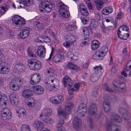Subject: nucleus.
<instances>
[{
	"label": "nucleus",
	"instance_id": "obj_21",
	"mask_svg": "<svg viewBox=\"0 0 131 131\" xmlns=\"http://www.w3.org/2000/svg\"><path fill=\"white\" fill-rule=\"evenodd\" d=\"M9 99L11 103L13 105H17L18 104V98L17 95L11 94L10 95Z\"/></svg>",
	"mask_w": 131,
	"mask_h": 131
},
{
	"label": "nucleus",
	"instance_id": "obj_53",
	"mask_svg": "<svg viewBox=\"0 0 131 131\" xmlns=\"http://www.w3.org/2000/svg\"><path fill=\"white\" fill-rule=\"evenodd\" d=\"M119 112L121 114H123L125 112H127V110L123 107H120L118 109Z\"/></svg>",
	"mask_w": 131,
	"mask_h": 131
},
{
	"label": "nucleus",
	"instance_id": "obj_24",
	"mask_svg": "<svg viewBox=\"0 0 131 131\" xmlns=\"http://www.w3.org/2000/svg\"><path fill=\"white\" fill-rule=\"evenodd\" d=\"M103 104L105 111L106 112H110L111 110V107L109 100L108 99H105L104 101Z\"/></svg>",
	"mask_w": 131,
	"mask_h": 131
},
{
	"label": "nucleus",
	"instance_id": "obj_38",
	"mask_svg": "<svg viewBox=\"0 0 131 131\" xmlns=\"http://www.w3.org/2000/svg\"><path fill=\"white\" fill-rule=\"evenodd\" d=\"M58 115L62 117H67V113L65 112L63 110H60L58 111Z\"/></svg>",
	"mask_w": 131,
	"mask_h": 131
},
{
	"label": "nucleus",
	"instance_id": "obj_37",
	"mask_svg": "<svg viewBox=\"0 0 131 131\" xmlns=\"http://www.w3.org/2000/svg\"><path fill=\"white\" fill-rule=\"evenodd\" d=\"M118 36L121 39L125 40L127 39L129 37V34L125 33L124 34H119Z\"/></svg>",
	"mask_w": 131,
	"mask_h": 131
},
{
	"label": "nucleus",
	"instance_id": "obj_22",
	"mask_svg": "<svg viewBox=\"0 0 131 131\" xmlns=\"http://www.w3.org/2000/svg\"><path fill=\"white\" fill-rule=\"evenodd\" d=\"M116 125H111L109 123H107L106 125V129L107 131H120Z\"/></svg>",
	"mask_w": 131,
	"mask_h": 131
},
{
	"label": "nucleus",
	"instance_id": "obj_29",
	"mask_svg": "<svg viewBox=\"0 0 131 131\" xmlns=\"http://www.w3.org/2000/svg\"><path fill=\"white\" fill-rule=\"evenodd\" d=\"M68 41L65 42L63 43V45L64 46L67 48H69L71 46L74 42V40L72 39H71L69 37L66 38Z\"/></svg>",
	"mask_w": 131,
	"mask_h": 131
},
{
	"label": "nucleus",
	"instance_id": "obj_3",
	"mask_svg": "<svg viewBox=\"0 0 131 131\" xmlns=\"http://www.w3.org/2000/svg\"><path fill=\"white\" fill-rule=\"evenodd\" d=\"M95 71L94 73L92 75L90 78V80L92 82L96 81L101 75L103 71V69L101 66H96L94 68Z\"/></svg>",
	"mask_w": 131,
	"mask_h": 131
},
{
	"label": "nucleus",
	"instance_id": "obj_43",
	"mask_svg": "<svg viewBox=\"0 0 131 131\" xmlns=\"http://www.w3.org/2000/svg\"><path fill=\"white\" fill-rule=\"evenodd\" d=\"M52 113L51 110L49 109H47L45 110L42 112L43 115L45 116H50Z\"/></svg>",
	"mask_w": 131,
	"mask_h": 131
},
{
	"label": "nucleus",
	"instance_id": "obj_56",
	"mask_svg": "<svg viewBox=\"0 0 131 131\" xmlns=\"http://www.w3.org/2000/svg\"><path fill=\"white\" fill-rule=\"evenodd\" d=\"M6 35L7 37H13L14 35L13 33L10 30L7 31L6 32Z\"/></svg>",
	"mask_w": 131,
	"mask_h": 131
},
{
	"label": "nucleus",
	"instance_id": "obj_12",
	"mask_svg": "<svg viewBox=\"0 0 131 131\" xmlns=\"http://www.w3.org/2000/svg\"><path fill=\"white\" fill-rule=\"evenodd\" d=\"M40 80V77L37 74H34L31 77L30 80L31 84H37L39 83Z\"/></svg>",
	"mask_w": 131,
	"mask_h": 131
},
{
	"label": "nucleus",
	"instance_id": "obj_50",
	"mask_svg": "<svg viewBox=\"0 0 131 131\" xmlns=\"http://www.w3.org/2000/svg\"><path fill=\"white\" fill-rule=\"evenodd\" d=\"M118 30L121 31H124V30H129L128 28L125 25H122L121 26L119 27Z\"/></svg>",
	"mask_w": 131,
	"mask_h": 131
},
{
	"label": "nucleus",
	"instance_id": "obj_34",
	"mask_svg": "<svg viewBox=\"0 0 131 131\" xmlns=\"http://www.w3.org/2000/svg\"><path fill=\"white\" fill-rule=\"evenodd\" d=\"M94 3L96 6V8L98 10L102 8L104 4L103 2L100 0H95Z\"/></svg>",
	"mask_w": 131,
	"mask_h": 131
},
{
	"label": "nucleus",
	"instance_id": "obj_6",
	"mask_svg": "<svg viewBox=\"0 0 131 131\" xmlns=\"http://www.w3.org/2000/svg\"><path fill=\"white\" fill-rule=\"evenodd\" d=\"M14 24L17 25L18 27H21L24 25L26 23L25 20L18 15L14 16L12 18Z\"/></svg>",
	"mask_w": 131,
	"mask_h": 131
},
{
	"label": "nucleus",
	"instance_id": "obj_32",
	"mask_svg": "<svg viewBox=\"0 0 131 131\" xmlns=\"http://www.w3.org/2000/svg\"><path fill=\"white\" fill-rule=\"evenodd\" d=\"M16 112L17 113H19L23 116L26 114V111L23 108L19 107H17L16 108Z\"/></svg>",
	"mask_w": 131,
	"mask_h": 131
},
{
	"label": "nucleus",
	"instance_id": "obj_54",
	"mask_svg": "<svg viewBox=\"0 0 131 131\" xmlns=\"http://www.w3.org/2000/svg\"><path fill=\"white\" fill-rule=\"evenodd\" d=\"M55 72V71L52 68H50L48 69L47 71V73L51 75L54 74Z\"/></svg>",
	"mask_w": 131,
	"mask_h": 131
},
{
	"label": "nucleus",
	"instance_id": "obj_25",
	"mask_svg": "<svg viewBox=\"0 0 131 131\" xmlns=\"http://www.w3.org/2000/svg\"><path fill=\"white\" fill-rule=\"evenodd\" d=\"M9 7V5L7 4H4L3 6H0V16L4 14L7 11Z\"/></svg>",
	"mask_w": 131,
	"mask_h": 131
},
{
	"label": "nucleus",
	"instance_id": "obj_30",
	"mask_svg": "<svg viewBox=\"0 0 131 131\" xmlns=\"http://www.w3.org/2000/svg\"><path fill=\"white\" fill-rule=\"evenodd\" d=\"M111 120L117 123H120L122 122L121 118L118 115L116 114L113 115L111 117Z\"/></svg>",
	"mask_w": 131,
	"mask_h": 131
},
{
	"label": "nucleus",
	"instance_id": "obj_27",
	"mask_svg": "<svg viewBox=\"0 0 131 131\" xmlns=\"http://www.w3.org/2000/svg\"><path fill=\"white\" fill-rule=\"evenodd\" d=\"M63 58V54H59L56 55L53 58V60L55 62H62L61 59Z\"/></svg>",
	"mask_w": 131,
	"mask_h": 131
},
{
	"label": "nucleus",
	"instance_id": "obj_11",
	"mask_svg": "<svg viewBox=\"0 0 131 131\" xmlns=\"http://www.w3.org/2000/svg\"><path fill=\"white\" fill-rule=\"evenodd\" d=\"M30 30V29H28V27H26L23 30L22 32L18 34V38L20 39H24L27 37L29 35Z\"/></svg>",
	"mask_w": 131,
	"mask_h": 131
},
{
	"label": "nucleus",
	"instance_id": "obj_4",
	"mask_svg": "<svg viewBox=\"0 0 131 131\" xmlns=\"http://www.w3.org/2000/svg\"><path fill=\"white\" fill-rule=\"evenodd\" d=\"M38 2H41L39 5V7L44 9L47 13L50 12L51 10L54 5L47 1H42V0H36Z\"/></svg>",
	"mask_w": 131,
	"mask_h": 131
},
{
	"label": "nucleus",
	"instance_id": "obj_33",
	"mask_svg": "<svg viewBox=\"0 0 131 131\" xmlns=\"http://www.w3.org/2000/svg\"><path fill=\"white\" fill-rule=\"evenodd\" d=\"M101 54L98 51H96L93 56V58L95 60H101L104 57H102Z\"/></svg>",
	"mask_w": 131,
	"mask_h": 131
},
{
	"label": "nucleus",
	"instance_id": "obj_28",
	"mask_svg": "<svg viewBox=\"0 0 131 131\" xmlns=\"http://www.w3.org/2000/svg\"><path fill=\"white\" fill-rule=\"evenodd\" d=\"M79 7L80 10L81 14L84 16H88L89 15V13L86 8L83 6L80 5H79Z\"/></svg>",
	"mask_w": 131,
	"mask_h": 131
},
{
	"label": "nucleus",
	"instance_id": "obj_31",
	"mask_svg": "<svg viewBox=\"0 0 131 131\" xmlns=\"http://www.w3.org/2000/svg\"><path fill=\"white\" fill-rule=\"evenodd\" d=\"M108 51L107 48L106 47H102L98 51L101 54L102 57H104Z\"/></svg>",
	"mask_w": 131,
	"mask_h": 131
},
{
	"label": "nucleus",
	"instance_id": "obj_5",
	"mask_svg": "<svg viewBox=\"0 0 131 131\" xmlns=\"http://www.w3.org/2000/svg\"><path fill=\"white\" fill-rule=\"evenodd\" d=\"M30 68L35 70H39L41 68V62L37 60L31 59L28 62Z\"/></svg>",
	"mask_w": 131,
	"mask_h": 131
},
{
	"label": "nucleus",
	"instance_id": "obj_63",
	"mask_svg": "<svg viewBox=\"0 0 131 131\" xmlns=\"http://www.w3.org/2000/svg\"><path fill=\"white\" fill-rule=\"evenodd\" d=\"M64 123V122L63 120L62 119H61L59 122L57 126L59 127H61V126H62V125H63Z\"/></svg>",
	"mask_w": 131,
	"mask_h": 131
},
{
	"label": "nucleus",
	"instance_id": "obj_60",
	"mask_svg": "<svg viewBox=\"0 0 131 131\" xmlns=\"http://www.w3.org/2000/svg\"><path fill=\"white\" fill-rule=\"evenodd\" d=\"M88 124L89 125V127L91 128H93V124L92 123V119L91 118H89V120L88 122Z\"/></svg>",
	"mask_w": 131,
	"mask_h": 131
},
{
	"label": "nucleus",
	"instance_id": "obj_13",
	"mask_svg": "<svg viewBox=\"0 0 131 131\" xmlns=\"http://www.w3.org/2000/svg\"><path fill=\"white\" fill-rule=\"evenodd\" d=\"M63 82L65 87H71L74 83L71 78L68 75H65L63 78Z\"/></svg>",
	"mask_w": 131,
	"mask_h": 131
},
{
	"label": "nucleus",
	"instance_id": "obj_52",
	"mask_svg": "<svg viewBox=\"0 0 131 131\" xmlns=\"http://www.w3.org/2000/svg\"><path fill=\"white\" fill-rule=\"evenodd\" d=\"M84 31V30H83ZM85 31H84V40H87L89 41V33L88 32H87L86 34V32H85Z\"/></svg>",
	"mask_w": 131,
	"mask_h": 131
},
{
	"label": "nucleus",
	"instance_id": "obj_55",
	"mask_svg": "<svg viewBox=\"0 0 131 131\" xmlns=\"http://www.w3.org/2000/svg\"><path fill=\"white\" fill-rule=\"evenodd\" d=\"M102 13V14L105 15H107L110 14L107 8L103 9Z\"/></svg>",
	"mask_w": 131,
	"mask_h": 131
},
{
	"label": "nucleus",
	"instance_id": "obj_41",
	"mask_svg": "<svg viewBox=\"0 0 131 131\" xmlns=\"http://www.w3.org/2000/svg\"><path fill=\"white\" fill-rule=\"evenodd\" d=\"M21 131H31L29 126L27 124L23 125L21 127Z\"/></svg>",
	"mask_w": 131,
	"mask_h": 131
},
{
	"label": "nucleus",
	"instance_id": "obj_26",
	"mask_svg": "<svg viewBox=\"0 0 131 131\" xmlns=\"http://www.w3.org/2000/svg\"><path fill=\"white\" fill-rule=\"evenodd\" d=\"M91 46L92 49L94 50L97 49L99 47L100 44L97 40H94L92 41Z\"/></svg>",
	"mask_w": 131,
	"mask_h": 131
},
{
	"label": "nucleus",
	"instance_id": "obj_62",
	"mask_svg": "<svg viewBox=\"0 0 131 131\" xmlns=\"http://www.w3.org/2000/svg\"><path fill=\"white\" fill-rule=\"evenodd\" d=\"M66 27L69 30L72 31L74 29V26L70 25L67 26Z\"/></svg>",
	"mask_w": 131,
	"mask_h": 131
},
{
	"label": "nucleus",
	"instance_id": "obj_58",
	"mask_svg": "<svg viewBox=\"0 0 131 131\" xmlns=\"http://www.w3.org/2000/svg\"><path fill=\"white\" fill-rule=\"evenodd\" d=\"M44 121L46 123H51L52 121L51 118L48 117H46Z\"/></svg>",
	"mask_w": 131,
	"mask_h": 131
},
{
	"label": "nucleus",
	"instance_id": "obj_15",
	"mask_svg": "<svg viewBox=\"0 0 131 131\" xmlns=\"http://www.w3.org/2000/svg\"><path fill=\"white\" fill-rule=\"evenodd\" d=\"M73 123L74 128L77 130L80 129V126L82 124L81 119L77 117H75L73 119Z\"/></svg>",
	"mask_w": 131,
	"mask_h": 131
},
{
	"label": "nucleus",
	"instance_id": "obj_8",
	"mask_svg": "<svg viewBox=\"0 0 131 131\" xmlns=\"http://www.w3.org/2000/svg\"><path fill=\"white\" fill-rule=\"evenodd\" d=\"M86 105L83 103L80 104V105L77 110L78 115L80 117L83 116L86 113Z\"/></svg>",
	"mask_w": 131,
	"mask_h": 131
},
{
	"label": "nucleus",
	"instance_id": "obj_7",
	"mask_svg": "<svg viewBox=\"0 0 131 131\" xmlns=\"http://www.w3.org/2000/svg\"><path fill=\"white\" fill-rule=\"evenodd\" d=\"M112 83L114 88L118 91L123 92L125 90L124 84L122 83L114 81L112 82Z\"/></svg>",
	"mask_w": 131,
	"mask_h": 131
},
{
	"label": "nucleus",
	"instance_id": "obj_2",
	"mask_svg": "<svg viewBox=\"0 0 131 131\" xmlns=\"http://www.w3.org/2000/svg\"><path fill=\"white\" fill-rule=\"evenodd\" d=\"M52 76H50L46 79V82H45L47 88L49 91L54 90L57 89L59 86V81L58 80H54L52 78Z\"/></svg>",
	"mask_w": 131,
	"mask_h": 131
},
{
	"label": "nucleus",
	"instance_id": "obj_45",
	"mask_svg": "<svg viewBox=\"0 0 131 131\" xmlns=\"http://www.w3.org/2000/svg\"><path fill=\"white\" fill-rule=\"evenodd\" d=\"M91 26H92L93 28H96L98 26V23L95 20L93 19L91 24Z\"/></svg>",
	"mask_w": 131,
	"mask_h": 131
},
{
	"label": "nucleus",
	"instance_id": "obj_44",
	"mask_svg": "<svg viewBox=\"0 0 131 131\" xmlns=\"http://www.w3.org/2000/svg\"><path fill=\"white\" fill-rule=\"evenodd\" d=\"M123 118L125 120H127L130 119V116L128 111L124 113L122 115Z\"/></svg>",
	"mask_w": 131,
	"mask_h": 131
},
{
	"label": "nucleus",
	"instance_id": "obj_20",
	"mask_svg": "<svg viewBox=\"0 0 131 131\" xmlns=\"http://www.w3.org/2000/svg\"><path fill=\"white\" fill-rule=\"evenodd\" d=\"M63 99L62 96L60 95L57 96V99H55L54 97H52L50 99V100L53 103L59 104L61 102Z\"/></svg>",
	"mask_w": 131,
	"mask_h": 131
},
{
	"label": "nucleus",
	"instance_id": "obj_16",
	"mask_svg": "<svg viewBox=\"0 0 131 131\" xmlns=\"http://www.w3.org/2000/svg\"><path fill=\"white\" fill-rule=\"evenodd\" d=\"M89 111L90 114L91 116H92L93 117H95L97 109L94 103H91L90 104Z\"/></svg>",
	"mask_w": 131,
	"mask_h": 131
},
{
	"label": "nucleus",
	"instance_id": "obj_10",
	"mask_svg": "<svg viewBox=\"0 0 131 131\" xmlns=\"http://www.w3.org/2000/svg\"><path fill=\"white\" fill-rule=\"evenodd\" d=\"M19 83H20V85L17 83L15 80H13L10 83L9 87L10 88L14 91H16L19 90L20 85H21L23 83L22 81L19 80Z\"/></svg>",
	"mask_w": 131,
	"mask_h": 131
},
{
	"label": "nucleus",
	"instance_id": "obj_36",
	"mask_svg": "<svg viewBox=\"0 0 131 131\" xmlns=\"http://www.w3.org/2000/svg\"><path fill=\"white\" fill-rule=\"evenodd\" d=\"M8 113V114H11L9 110L7 108L2 109L0 111V116L3 115L5 114Z\"/></svg>",
	"mask_w": 131,
	"mask_h": 131
},
{
	"label": "nucleus",
	"instance_id": "obj_48",
	"mask_svg": "<svg viewBox=\"0 0 131 131\" xmlns=\"http://www.w3.org/2000/svg\"><path fill=\"white\" fill-rule=\"evenodd\" d=\"M16 66L20 70V71H22L25 69V67L23 64L21 63H19L16 64Z\"/></svg>",
	"mask_w": 131,
	"mask_h": 131
},
{
	"label": "nucleus",
	"instance_id": "obj_49",
	"mask_svg": "<svg viewBox=\"0 0 131 131\" xmlns=\"http://www.w3.org/2000/svg\"><path fill=\"white\" fill-rule=\"evenodd\" d=\"M30 100L31 101L29 102L27 104L30 107L34 106L35 104L34 99H30Z\"/></svg>",
	"mask_w": 131,
	"mask_h": 131
},
{
	"label": "nucleus",
	"instance_id": "obj_51",
	"mask_svg": "<svg viewBox=\"0 0 131 131\" xmlns=\"http://www.w3.org/2000/svg\"><path fill=\"white\" fill-rule=\"evenodd\" d=\"M35 26L36 28H37V30H39L41 28L42 25V24H40L39 22H37L35 23Z\"/></svg>",
	"mask_w": 131,
	"mask_h": 131
},
{
	"label": "nucleus",
	"instance_id": "obj_57",
	"mask_svg": "<svg viewBox=\"0 0 131 131\" xmlns=\"http://www.w3.org/2000/svg\"><path fill=\"white\" fill-rule=\"evenodd\" d=\"M87 18L85 17H81V19L82 22L84 24H86L88 23V21L87 19Z\"/></svg>",
	"mask_w": 131,
	"mask_h": 131
},
{
	"label": "nucleus",
	"instance_id": "obj_40",
	"mask_svg": "<svg viewBox=\"0 0 131 131\" xmlns=\"http://www.w3.org/2000/svg\"><path fill=\"white\" fill-rule=\"evenodd\" d=\"M1 101L4 103L5 105H6L8 102L7 98L4 96H2L0 94V102Z\"/></svg>",
	"mask_w": 131,
	"mask_h": 131
},
{
	"label": "nucleus",
	"instance_id": "obj_14",
	"mask_svg": "<svg viewBox=\"0 0 131 131\" xmlns=\"http://www.w3.org/2000/svg\"><path fill=\"white\" fill-rule=\"evenodd\" d=\"M35 93L37 95H41L44 93V89L40 85H35L32 87Z\"/></svg>",
	"mask_w": 131,
	"mask_h": 131
},
{
	"label": "nucleus",
	"instance_id": "obj_59",
	"mask_svg": "<svg viewBox=\"0 0 131 131\" xmlns=\"http://www.w3.org/2000/svg\"><path fill=\"white\" fill-rule=\"evenodd\" d=\"M129 30H124V31H120V30H118L117 31V35H118V34L119 35V34H120V33H121V34H124L125 33H127V34H129L128 33V31Z\"/></svg>",
	"mask_w": 131,
	"mask_h": 131
},
{
	"label": "nucleus",
	"instance_id": "obj_64",
	"mask_svg": "<svg viewBox=\"0 0 131 131\" xmlns=\"http://www.w3.org/2000/svg\"><path fill=\"white\" fill-rule=\"evenodd\" d=\"M57 129L58 131H64V130L63 127L61 126V127H59L57 126Z\"/></svg>",
	"mask_w": 131,
	"mask_h": 131
},
{
	"label": "nucleus",
	"instance_id": "obj_42",
	"mask_svg": "<svg viewBox=\"0 0 131 131\" xmlns=\"http://www.w3.org/2000/svg\"><path fill=\"white\" fill-rule=\"evenodd\" d=\"M0 117L4 120H8L11 118L12 114H8L7 113L4 114L3 115L0 116Z\"/></svg>",
	"mask_w": 131,
	"mask_h": 131
},
{
	"label": "nucleus",
	"instance_id": "obj_23",
	"mask_svg": "<svg viewBox=\"0 0 131 131\" xmlns=\"http://www.w3.org/2000/svg\"><path fill=\"white\" fill-rule=\"evenodd\" d=\"M33 94V92L30 90L25 89L23 92L22 93L23 96L26 99L30 97Z\"/></svg>",
	"mask_w": 131,
	"mask_h": 131
},
{
	"label": "nucleus",
	"instance_id": "obj_39",
	"mask_svg": "<svg viewBox=\"0 0 131 131\" xmlns=\"http://www.w3.org/2000/svg\"><path fill=\"white\" fill-rule=\"evenodd\" d=\"M46 51L45 48L43 46H40L38 48L37 51L36 52V54L40 53L41 52L43 53V55L44 54V52ZM43 55V54H42Z\"/></svg>",
	"mask_w": 131,
	"mask_h": 131
},
{
	"label": "nucleus",
	"instance_id": "obj_19",
	"mask_svg": "<svg viewBox=\"0 0 131 131\" xmlns=\"http://www.w3.org/2000/svg\"><path fill=\"white\" fill-rule=\"evenodd\" d=\"M20 3L21 4L19 6L20 8H23L32 5L33 4V2L32 0L21 1Z\"/></svg>",
	"mask_w": 131,
	"mask_h": 131
},
{
	"label": "nucleus",
	"instance_id": "obj_61",
	"mask_svg": "<svg viewBox=\"0 0 131 131\" xmlns=\"http://www.w3.org/2000/svg\"><path fill=\"white\" fill-rule=\"evenodd\" d=\"M101 14L99 13H97L95 14V17L97 18V20H100L101 19Z\"/></svg>",
	"mask_w": 131,
	"mask_h": 131
},
{
	"label": "nucleus",
	"instance_id": "obj_18",
	"mask_svg": "<svg viewBox=\"0 0 131 131\" xmlns=\"http://www.w3.org/2000/svg\"><path fill=\"white\" fill-rule=\"evenodd\" d=\"M35 127L37 129V131H50L49 129H45L43 130V125L42 122L39 121H37L36 123L34 124Z\"/></svg>",
	"mask_w": 131,
	"mask_h": 131
},
{
	"label": "nucleus",
	"instance_id": "obj_35",
	"mask_svg": "<svg viewBox=\"0 0 131 131\" xmlns=\"http://www.w3.org/2000/svg\"><path fill=\"white\" fill-rule=\"evenodd\" d=\"M41 40H39V41L40 42H49L50 41V38L47 36H42L39 37Z\"/></svg>",
	"mask_w": 131,
	"mask_h": 131
},
{
	"label": "nucleus",
	"instance_id": "obj_9",
	"mask_svg": "<svg viewBox=\"0 0 131 131\" xmlns=\"http://www.w3.org/2000/svg\"><path fill=\"white\" fill-rule=\"evenodd\" d=\"M9 65L4 62L0 63V73L2 74H7L10 70Z\"/></svg>",
	"mask_w": 131,
	"mask_h": 131
},
{
	"label": "nucleus",
	"instance_id": "obj_17",
	"mask_svg": "<svg viewBox=\"0 0 131 131\" xmlns=\"http://www.w3.org/2000/svg\"><path fill=\"white\" fill-rule=\"evenodd\" d=\"M66 67L71 70L72 73H73L75 71H79L81 70L79 66L73 63H68Z\"/></svg>",
	"mask_w": 131,
	"mask_h": 131
},
{
	"label": "nucleus",
	"instance_id": "obj_46",
	"mask_svg": "<svg viewBox=\"0 0 131 131\" xmlns=\"http://www.w3.org/2000/svg\"><path fill=\"white\" fill-rule=\"evenodd\" d=\"M103 88L106 91L109 92H112L113 91V90L112 89L109 88L108 85L106 83H105L104 84Z\"/></svg>",
	"mask_w": 131,
	"mask_h": 131
},
{
	"label": "nucleus",
	"instance_id": "obj_47",
	"mask_svg": "<svg viewBox=\"0 0 131 131\" xmlns=\"http://www.w3.org/2000/svg\"><path fill=\"white\" fill-rule=\"evenodd\" d=\"M68 87V93L69 94H72L73 91H74V84L71 87Z\"/></svg>",
	"mask_w": 131,
	"mask_h": 131
},
{
	"label": "nucleus",
	"instance_id": "obj_1",
	"mask_svg": "<svg viewBox=\"0 0 131 131\" xmlns=\"http://www.w3.org/2000/svg\"><path fill=\"white\" fill-rule=\"evenodd\" d=\"M59 3L57 4V6L59 10V12L61 15L66 18L69 17L70 14L68 11H67V5H65L60 0H58Z\"/></svg>",
	"mask_w": 131,
	"mask_h": 131
}]
</instances>
